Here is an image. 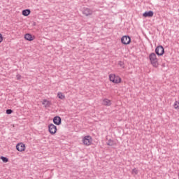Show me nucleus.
I'll return each instance as SVG.
<instances>
[{"instance_id": "nucleus-11", "label": "nucleus", "mask_w": 179, "mask_h": 179, "mask_svg": "<svg viewBox=\"0 0 179 179\" xmlns=\"http://www.w3.org/2000/svg\"><path fill=\"white\" fill-rule=\"evenodd\" d=\"M43 106H45V108H48L51 106V101L44 99L43 101L42 102Z\"/></svg>"}, {"instance_id": "nucleus-15", "label": "nucleus", "mask_w": 179, "mask_h": 179, "mask_svg": "<svg viewBox=\"0 0 179 179\" xmlns=\"http://www.w3.org/2000/svg\"><path fill=\"white\" fill-rule=\"evenodd\" d=\"M121 77L116 76L115 77V81L113 83H115V85H118V83H121Z\"/></svg>"}, {"instance_id": "nucleus-3", "label": "nucleus", "mask_w": 179, "mask_h": 179, "mask_svg": "<svg viewBox=\"0 0 179 179\" xmlns=\"http://www.w3.org/2000/svg\"><path fill=\"white\" fill-rule=\"evenodd\" d=\"M82 13L84 15V16H92V15H93V10L84 7L82 9Z\"/></svg>"}, {"instance_id": "nucleus-9", "label": "nucleus", "mask_w": 179, "mask_h": 179, "mask_svg": "<svg viewBox=\"0 0 179 179\" xmlns=\"http://www.w3.org/2000/svg\"><path fill=\"white\" fill-rule=\"evenodd\" d=\"M153 15H154L153 11L150 10V11H145V12L143 14V16L144 17H153Z\"/></svg>"}, {"instance_id": "nucleus-8", "label": "nucleus", "mask_w": 179, "mask_h": 179, "mask_svg": "<svg viewBox=\"0 0 179 179\" xmlns=\"http://www.w3.org/2000/svg\"><path fill=\"white\" fill-rule=\"evenodd\" d=\"M53 122L55 125H61V122H62V120H61V117L59 116H55L53 118Z\"/></svg>"}, {"instance_id": "nucleus-25", "label": "nucleus", "mask_w": 179, "mask_h": 179, "mask_svg": "<svg viewBox=\"0 0 179 179\" xmlns=\"http://www.w3.org/2000/svg\"><path fill=\"white\" fill-rule=\"evenodd\" d=\"M178 179H179V173H178Z\"/></svg>"}, {"instance_id": "nucleus-23", "label": "nucleus", "mask_w": 179, "mask_h": 179, "mask_svg": "<svg viewBox=\"0 0 179 179\" xmlns=\"http://www.w3.org/2000/svg\"><path fill=\"white\" fill-rule=\"evenodd\" d=\"M3 40V38L2 35L0 34V43H2Z\"/></svg>"}, {"instance_id": "nucleus-17", "label": "nucleus", "mask_w": 179, "mask_h": 179, "mask_svg": "<svg viewBox=\"0 0 179 179\" xmlns=\"http://www.w3.org/2000/svg\"><path fill=\"white\" fill-rule=\"evenodd\" d=\"M57 97L61 100H64V99H65V95L62 94V92H59L57 93Z\"/></svg>"}, {"instance_id": "nucleus-16", "label": "nucleus", "mask_w": 179, "mask_h": 179, "mask_svg": "<svg viewBox=\"0 0 179 179\" xmlns=\"http://www.w3.org/2000/svg\"><path fill=\"white\" fill-rule=\"evenodd\" d=\"M115 74H110L109 75V80L110 82H112L113 83H114L115 82Z\"/></svg>"}, {"instance_id": "nucleus-7", "label": "nucleus", "mask_w": 179, "mask_h": 179, "mask_svg": "<svg viewBox=\"0 0 179 179\" xmlns=\"http://www.w3.org/2000/svg\"><path fill=\"white\" fill-rule=\"evenodd\" d=\"M16 149L18 152H24L26 150V145L23 143H17L16 145Z\"/></svg>"}, {"instance_id": "nucleus-14", "label": "nucleus", "mask_w": 179, "mask_h": 179, "mask_svg": "<svg viewBox=\"0 0 179 179\" xmlns=\"http://www.w3.org/2000/svg\"><path fill=\"white\" fill-rule=\"evenodd\" d=\"M30 13H31V11L30 10V9H25L22 10L23 16H29Z\"/></svg>"}, {"instance_id": "nucleus-4", "label": "nucleus", "mask_w": 179, "mask_h": 179, "mask_svg": "<svg viewBox=\"0 0 179 179\" xmlns=\"http://www.w3.org/2000/svg\"><path fill=\"white\" fill-rule=\"evenodd\" d=\"M121 43L124 45H128L131 44V37L129 36H124L121 38Z\"/></svg>"}, {"instance_id": "nucleus-22", "label": "nucleus", "mask_w": 179, "mask_h": 179, "mask_svg": "<svg viewBox=\"0 0 179 179\" xmlns=\"http://www.w3.org/2000/svg\"><path fill=\"white\" fill-rule=\"evenodd\" d=\"M17 80H20L22 79V76L20 74L16 75Z\"/></svg>"}, {"instance_id": "nucleus-13", "label": "nucleus", "mask_w": 179, "mask_h": 179, "mask_svg": "<svg viewBox=\"0 0 179 179\" xmlns=\"http://www.w3.org/2000/svg\"><path fill=\"white\" fill-rule=\"evenodd\" d=\"M103 105L107 106H111V101L108 99H105L103 100Z\"/></svg>"}, {"instance_id": "nucleus-10", "label": "nucleus", "mask_w": 179, "mask_h": 179, "mask_svg": "<svg viewBox=\"0 0 179 179\" xmlns=\"http://www.w3.org/2000/svg\"><path fill=\"white\" fill-rule=\"evenodd\" d=\"M24 38L25 40H27V41H33V40H34V37L30 34H26L24 35Z\"/></svg>"}, {"instance_id": "nucleus-20", "label": "nucleus", "mask_w": 179, "mask_h": 179, "mask_svg": "<svg viewBox=\"0 0 179 179\" xmlns=\"http://www.w3.org/2000/svg\"><path fill=\"white\" fill-rule=\"evenodd\" d=\"M178 104H179V102L176 101L174 104H173L174 108H176V109L179 108V105Z\"/></svg>"}, {"instance_id": "nucleus-18", "label": "nucleus", "mask_w": 179, "mask_h": 179, "mask_svg": "<svg viewBox=\"0 0 179 179\" xmlns=\"http://www.w3.org/2000/svg\"><path fill=\"white\" fill-rule=\"evenodd\" d=\"M1 159L3 163H8L9 162V159H8L6 157L1 156Z\"/></svg>"}, {"instance_id": "nucleus-24", "label": "nucleus", "mask_w": 179, "mask_h": 179, "mask_svg": "<svg viewBox=\"0 0 179 179\" xmlns=\"http://www.w3.org/2000/svg\"><path fill=\"white\" fill-rule=\"evenodd\" d=\"M119 65H120V66H122V65H124V62H119Z\"/></svg>"}, {"instance_id": "nucleus-19", "label": "nucleus", "mask_w": 179, "mask_h": 179, "mask_svg": "<svg viewBox=\"0 0 179 179\" xmlns=\"http://www.w3.org/2000/svg\"><path fill=\"white\" fill-rule=\"evenodd\" d=\"M139 173V171L136 169V168H134L131 171V174H135L136 176Z\"/></svg>"}, {"instance_id": "nucleus-21", "label": "nucleus", "mask_w": 179, "mask_h": 179, "mask_svg": "<svg viewBox=\"0 0 179 179\" xmlns=\"http://www.w3.org/2000/svg\"><path fill=\"white\" fill-rule=\"evenodd\" d=\"M12 113H13V110H12V109H7L6 110V114H12Z\"/></svg>"}, {"instance_id": "nucleus-6", "label": "nucleus", "mask_w": 179, "mask_h": 179, "mask_svg": "<svg viewBox=\"0 0 179 179\" xmlns=\"http://www.w3.org/2000/svg\"><path fill=\"white\" fill-rule=\"evenodd\" d=\"M48 129L51 135H55V134H57V126H55L54 124H50L48 125Z\"/></svg>"}, {"instance_id": "nucleus-5", "label": "nucleus", "mask_w": 179, "mask_h": 179, "mask_svg": "<svg viewBox=\"0 0 179 179\" xmlns=\"http://www.w3.org/2000/svg\"><path fill=\"white\" fill-rule=\"evenodd\" d=\"M155 54L159 56H162L164 54V48L162 45L157 46L155 48Z\"/></svg>"}, {"instance_id": "nucleus-12", "label": "nucleus", "mask_w": 179, "mask_h": 179, "mask_svg": "<svg viewBox=\"0 0 179 179\" xmlns=\"http://www.w3.org/2000/svg\"><path fill=\"white\" fill-rule=\"evenodd\" d=\"M106 144L108 145V146H115V145H117V143H115V141H114V140L111 138L108 140V142L106 143Z\"/></svg>"}, {"instance_id": "nucleus-1", "label": "nucleus", "mask_w": 179, "mask_h": 179, "mask_svg": "<svg viewBox=\"0 0 179 179\" xmlns=\"http://www.w3.org/2000/svg\"><path fill=\"white\" fill-rule=\"evenodd\" d=\"M149 59L150 61L151 65L154 68H158L159 67V59L156 57V53L152 52L149 55Z\"/></svg>"}, {"instance_id": "nucleus-2", "label": "nucleus", "mask_w": 179, "mask_h": 179, "mask_svg": "<svg viewBox=\"0 0 179 179\" xmlns=\"http://www.w3.org/2000/svg\"><path fill=\"white\" fill-rule=\"evenodd\" d=\"M92 142H93V139L90 136H85L83 138V143L85 145V146H90V145H92Z\"/></svg>"}]
</instances>
